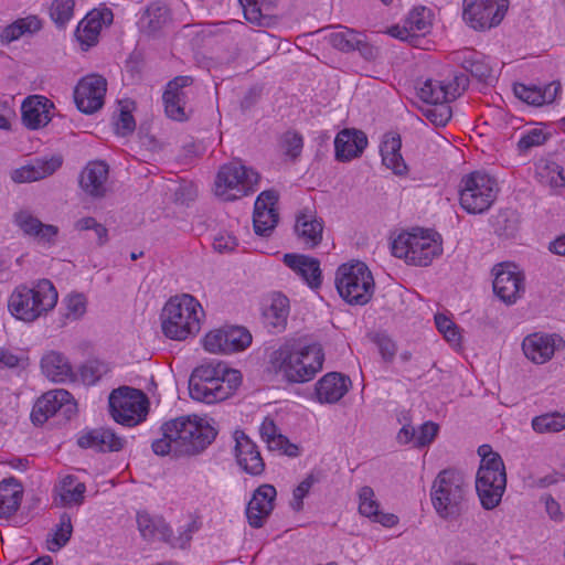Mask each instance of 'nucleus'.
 Here are the masks:
<instances>
[{"label": "nucleus", "mask_w": 565, "mask_h": 565, "mask_svg": "<svg viewBox=\"0 0 565 565\" xmlns=\"http://www.w3.org/2000/svg\"><path fill=\"white\" fill-rule=\"evenodd\" d=\"M161 430L162 438L152 443V450L160 456L196 455L217 435L213 419L196 415L169 420L162 425Z\"/></svg>", "instance_id": "1"}, {"label": "nucleus", "mask_w": 565, "mask_h": 565, "mask_svg": "<svg viewBox=\"0 0 565 565\" xmlns=\"http://www.w3.org/2000/svg\"><path fill=\"white\" fill-rule=\"evenodd\" d=\"M205 311L190 294L171 296L161 308L159 320L162 334L173 341H186L201 331Z\"/></svg>", "instance_id": "2"}, {"label": "nucleus", "mask_w": 565, "mask_h": 565, "mask_svg": "<svg viewBox=\"0 0 565 565\" xmlns=\"http://www.w3.org/2000/svg\"><path fill=\"white\" fill-rule=\"evenodd\" d=\"M241 382V372L223 363L202 365L191 375L189 393L195 401L213 404L230 397Z\"/></svg>", "instance_id": "3"}, {"label": "nucleus", "mask_w": 565, "mask_h": 565, "mask_svg": "<svg viewBox=\"0 0 565 565\" xmlns=\"http://www.w3.org/2000/svg\"><path fill=\"white\" fill-rule=\"evenodd\" d=\"M58 294L47 279L28 286L20 285L13 289L8 299V309L18 320L33 322L47 315L57 303Z\"/></svg>", "instance_id": "4"}, {"label": "nucleus", "mask_w": 565, "mask_h": 565, "mask_svg": "<svg viewBox=\"0 0 565 565\" xmlns=\"http://www.w3.org/2000/svg\"><path fill=\"white\" fill-rule=\"evenodd\" d=\"M324 354L319 344L300 348L281 347L274 354V363L282 376L292 383H303L313 379L322 369Z\"/></svg>", "instance_id": "5"}, {"label": "nucleus", "mask_w": 565, "mask_h": 565, "mask_svg": "<svg viewBox=\"0 0 565 565\" xmlns=\"http://www.w3.org/2000/svg\"><path fill=\"white\" fill-rule=\"evenodd\" d=\"M468 482L457 470L445 469L435 478L430 500L436 513L445 520L458 518L465 510Z\"/></svg>", "instance_id": "6"}, {"label": "nucleus", "mask_w": 565, "mask_h": 565, "mask_svg": "<svg viewBox=\"0 0 565 565\" xmlns=\"http://www.w3.org/2000/svg\"><path fill=\"white\" fill-rule=\"evenodd\" d=\"M392 253L414 266H428L443 253L441 236L429 230L399 233L392 242Z\"/></svg>", "instance_id": "7"}, {"label": "nucleus", "mask_w": 565, "mask_h": 565, "mask_svg": "<svg viewBox=\"0 0 565 565\" xmlns=\"http://www.w3.org/2000/svg\"><path fill=\"white\" fill-rule=\"evenodd\" d=\"M478 455L481 461L476 477V490L482 507L491 510L501 502L505 490V467L500 455L489 445H481Z\"/></svg>", "instance_id": "8"}, {"label": "nucleus", "mask_w": 565, "mask_h": 565, "mask_svg": "<svg viewBox=\"0 0 565 565\" xmlns=\"http://www.w3.org/2000/svg\"><path fill=\"white\" fill-rule=\"evenodd\" d=\"M500 192L498 180L483 171L463 175L459 183V204L469 214L490 210Z\"/></svg>", "instance_id": "9"}, {"label": "nucleus", "mask_w": 565, "mask_h": 565, "mask_svg": "<svg viewBox=\"0 0 565 565\" xmlns=\"http://www.w3.org/2000/svg\"><path fill=\"white\" fill-rule=\"evenodd\" d=\"M339 295L350 305H365L374 294L375 282L369 267L362 262L342 264L335 273Z\"/></svg>", "instance_id": "10"}, {"label": "nucleus", "mask_w": 565, "mask_h": 565, "mask_svg": "<svg viewBox=\"0 0 565 565\" xmlns=\"http://www.w3.org/2000/svg\"><path fill=\"white\" fill-rule=\"evenodd\" d=\"M259 174L238 162L223 164L214 181V194L222 201H235L255 191Z\"/></svg>", "instance_id": "11"}, {"label": "nucleus", "mask_w": 565, "mask_h": 565, "mask_svg": "<svg viewBox=\"0 0 565 565\" xmlns=\"http://www.w3.org/2000/svg\"><path fill=\"white\" fill-rule=\"evenodd\" d=\"M148 405V398L140 390L128 386L114 390L109 396L113 418L127 426L142 422L147 416Z\"/></svg>", "instance_id": "12"}, {"label": "nucleus", "mask_w": 565, "mask_h": 565, "mask_svg": "<svg viewBox=\"0 0 565 565\" xmlns=\"http://www.w3.org/2000/svg\"><path fill=\"white\" fill-rule=\"evenodd\" d=\"M253 341L250 332L239 326H223L202 338L203 349L212 354H232L246 350Z\"/></svg>", "instance_id": "13"}, {"label": "nucleus", "mask_w": 565, "mask_h": 565, "mask_svg": "<svg viewBox=\"0 0 565 565\" xmlns=\"http://www.w3.org/2000/svg\"><path fill=\"white\" fill-rule=\"evenodd\" d=\"M463 21L475 30L497 26L504 18L508 0H463Z\"/></svg>", "instance_id": "14"}, {"label": "nucleus", "mask_w": 565, "mask_h": 565, "mask_svg": "<svg viewBox=\"0 0 565 565\" xmlns=\"http://www.w3.org/2000/svg\"><path fill=\"white\" fill-rule=\"evenodd\" d=\"M493 292L505 305H514L525 292V277L512 263L498 264L492 269Z\"/></svg>", "instance_id": "15"}, {"label": "nucleus", "mask_w": 565, "mask_h": 565, "mask_svg": "<svg viewBox=\"0 0 565 565\" xmlns=\"http://www.w3.org/2000/svg\"><path fill=\"white\" fill-rule=\"evenodd\" d=\"M565 347L564 339L557 333L536 331L527 334L521 343L524 356L536 365L551 361L555 353Z\"/></svg>", "instance_id": "16"}, {"label": "nucleus", "mask_w": 565, "mask_h": 565, "mask_svg": "<svg viewBox=\"0 0 565 565\" xmlns=\"http://www.w3.org/2000/svg\"><path fill=\"white\" fill-rule=\"evenodd\" d=\"M58 412L66 418L76 413V403L71 394L63 388L52 390L43 394L36 401L31 418L34 424H43L49 417Z\"/></svg>", "instance_id": "17"}, {"label": "nucleus", "mask_w": 565, "mask_h": 565, "mask_svg": "<svg viewBox=\"0 0 565 565\" xmlns=\"http://www.w3.org/2000/svg\"><path fill=\"white\" fill-rule=\"evenodd\" d=\"M107 90L106 79L96 74L82 78L75 87L74 99L77 108L84 114H93L104 105Z\"/></svg>", "instance_id": "18"}, {"label": "nucleus", "mask_w": 565, "mask_h": 565, "mask_svg": "<svg viewBox=\"0 0 565 565\" xmlns=\"http://www.w3.org/2000/svg\"><path fill=\"white\" fill-rule=\"evenodd\" d=\"M114 14L109 8L100 7L89 11L78 23L75 35L84 50L97 44L104 28L113 23Z\"/></svg>", "instance_id": "19"}, {"label": "nucleus", "mask_w": 565, "mask_h": 565, "mask_svg": "<svg viewBox=\"0 0 565 565\" xmlns=\"http://www.w3.org/2000/svg\"><path fill=\"white\" fill-rule=\"evenodd\" d=\"M55 106L52 100L42 95L28 96L21 104L22 124L30 130L46 127L54 115Z\"/></svg>", "instance_id": "20"}, {"label": "nucleus", "mask_w": 565, "mask_h": 565, "mask_svg": "<svg viewBox=\"0 0 565 565\" xmlns=\"http://www.w3.org/2000/svg\"><path fill=\"white\" fill-rule=\"evenodd\" d=\"M278 195L275 191H264L256 199L254 206V230L257 235L268 236L278 223L276 203Z\"/></svg>", "instance_id": "21"}, {"label": "nucleus", "mask_w": 565, "mask_h": 565, "mask_svg": "<svg viewBox=\"0 0 565 565\" xmlns=\"http://www.w3.org/2000/svg\"><path fill=\"white\" fill-rule=\"evenodd\" d=\"M62 157L51 156L36 158L26 164L15 168L10 177L15 183L35 182L52 175L62 166Z\"/></svg>", "instance_id": "22"}, {"label": "nucleus", "mask_w": 565, "mask_h": 565, "mask_svg": "<svg viewBox=\"0 0 565 565\" xmlns=\"http://www.w3.org/2000/svg\"><path fill=\"white\" fill-rule=\"evenodd\" d=\"M466 78L455 77L448 83L435 79H426L418 85L417 95L425 103L451 102L460 95L465 88Z\"/></svg>", "instance_id": "23"}, {"label": "nucleus", "mask_w": 565, "mask_h": 565, "mask_svg": "<svg viewBox=\"0 0 565 565\" xmlns=\"http://www.w3.org/2000/svg\"><path fill=\"white\" fill-rule=\"evenodd\" d=\"M276 489L271 484H262L253 493L246 509L248 523L253 527H262L274 510Z\"/></svg>", "instance_id": "24"}, {"label": "nucleus", "mask_w": 565, "mask_h": 565, "mask_svg": "<svg viewBox=\"0 0 565 565\" xmlns=\"http://www.w3.org/2000/svg\"><path fill=\"white\" fill-rule=\"evenodd\" d=\"M367 146L366 135L358 129H343L334 139L335 158L347 162L359 158Z\"/></svg>", "instance_id": "25"}, {"label": "nucleus", "mask_w": 565, "mask_h": 565, "mask_svg": "<svg viewBox=\"0 0 565 565\" xmlns=\"http://www.w3.org/2000/svg\"><path fill=\"white\" fill-rule=\"evenodd\" d=\"M14 223L24 235L33 237L40 243L53 244L58 234L57 226L42 223L26 210H21L14 214Z\"/></svg>", "instance_id": "26"}, {"label": "nucleus", "mask_w": 565, "mask_h": 565, "mask_svg": "<svg viewBox=\"0 0 565 565\" xmlns=\"http://www.w3.org/2000/svg\"><path fill=\"white\" fill-rule=\"evenodd\" d=\"M350 386L348 376L337 372L327 373L316 384L317 398L322 404H334L349 392Z\"/></svg>", "instance_id": "27"}, {"label": "nucleus", "mask_w": 565, "mask_h": 565, "mask_svg": "<svg viewBox=\"0 0 565 565\" xmlns=\"http://www.w3.org/2000/svg\"><path fill=\"white\" fill-rule=\"evenodd\" d=\"M235 455L238 465L249 475H260L265 465L257 446L243 433H235Z\"/></svg>", "instance_id": "28"}, {"label": "nucleus", "mask_w": 565, "mask_h": 565, "mask_svg": "<svg viewBox=\"0 0 565 565\" xmlns=\"http://www.w3.org/2000/svg\"><path fill=\"white\" fill-rule=\"evenodd\" d=\"M77 444L82 448L105 452L120 450L125 441L111 429L100 427L83 431L77 439Z\"/></svg>", "instance_id": "29"}, {"label": "nucleus", "mask_w": 565, "mask_h": 565, "mask_svg": "<svg viewBox=\"0 0 565 565\" xmlns=\"http://www.w3.org/2000/svg\"><path fill=\"white\" fill-rule=\"evenodd\" d=\"M108 167L102 161L89 162L81 173L83 191L93 198H103L107 192Z\"/></svg>", "instance_id": "30"}, {"label": "nucleus", "mask_w": 565, "mask_h": 565, "mask_svg": "<svg viewBox=\"0 0 565 565\" xmlns=\"http://www.w3.org/2000/svg\"><path fill=\"white\" fill-rule=\"evenodd\" d=\"M359 512L371 519L374 522H379L385 527H393L398 523V518L392 513H383L380 511V503L375 497L374 490L364 486L359 490Z\"/></svg>", "instance_id": "31"}, {"label": "nucleus", "mask_w": 565, "mask_h": 565, "mask_svg": "<svg viewBox=\"0 0 565 565\" xmlns=\"http://www.w3.org/2000/svg\"><path fill=\"white\" fill-rule=\"evenodd\" d=\"M284 263L310 287L316 288L321 284L320 264L316 258L299 254H285Z\"/></svg>", "instance_id": "32"}, {"label": "nucleus", "mask_w": 565, "mask_h": 565, "mask_svg": "<svg viewBox=\"0 0 565 565\" xmlns=\"http://www.w3.org/2000/svg\"><path fill=\"white\" fill-rule=\"evenodd\" d=\"M323 224L312 212L300 213L296 218L295 233L308 248H313L322 239Z\"/></svg>", "instance_id": "33"}, {"label": "nucleus", "mask_w": 565, "mask_h": 565, "mask_svg": "<svg viewBox=\"0 0 565 565\" xmlns=\"http://www.w3.org/2000/svg\"><path fill=\"white\" fill-rule=\"evenodd\" d=\"M42 373L52 382L64 383L73 379V367L61 352L49 351L41 359Z\"/></svg>", "instance_id": "34"}, {"label": "nucleus", "mask_w": 565, "mask_h": 565, "mask_svg": "<svg viewBox=\"0 0 565 565\" xmlns=\"http://www.w3.org/2000/svg\"><path fill=\"white\" fill-rule=\"evenodd\" d=\"M561 89L558 83H550L543 88L537 86H526L524 84H515L513 86L514 95L522 102L533 105L542 106L555 100Z\"/></svg>", "instance_id": "35"}, {"label": "nucleus", "mask_w": 565, "mask_h": 565, "mask_svg": "<svg viewBox=\"0 0 565 565\" xmlns=\"http://www.w3.org/2000/svg\"><path fill=\"white\" fill-rule=\"evenodd\" d=\"M401 137L395 132H388L384 136L381 145V156L383 164L397 175L407 173V166L401 154Z\"/></svg>", "instance_id": "36"}, {"label": "nucleus", "mask_w": 565, "mask_h": 565, "mask_svg": "<svg viewBox=\"0 0 565 565\" xmlns=\"http://www.w3.org/2000/svg\"><path fill=\"white\" fill-rule=\"evenodd\" d=\"M289 315V300L286 296L274 292L269 295L263 305L265 322L274 328H285Z\"/></svg>", "instance_id": "37"}, {"label": "nucleus", "mask_w": 565, "mask_h": 565, "mask_svg": "<svg viewBox=\"0 0 565 565\" xmlns=\"http://www.w3.org/2000/svg\"><path fill=\"white\" fill-rule=\"evenodd\" d=\"M22 495L23 488L14 478L0 481V518H8L15 513Z\"/></svg>", "instance_id": "38"}, {"label": "nucleus", "mask_w": 565, "mask_h": 565, "mask_svg": "<svg viewBox=\"0 0 565 565\" xmlns=\"http://www.w3.org/2000/svg\"><path fill=\"white\" fill-rule=\"evenodd\" d=\"M170 21L169 9L159 2L151 3L141 17V29L149 35L162 30Z\"/></svg>", "instance_id": "39"}, {"label": "nucleus", "mask_w": 565, "mask_h": 565, "mask_svg": "<svg viewBox=\"0 0 565 565\" xmlns=\"http://www.w3.org/2000/svg\"><path fill=\"white\" fill-rule=\"evenodd\" d=\"M42 23L35 15L18 19L10 25L6 26L0 35L2 42H13L24 34H32L40 31Z\"/></svg>", "instance_id": "40"}, {"label": "nucleus", "mask_w": 565, "mask_h": 565, "mask_svg": "<svg viewBox=\"0 0 565 565\" xmlns=\"http://www.w3.org/2000/svg\"><path fill=\"white\" fill-rule=\"evenodd\" d=\"M86 487L73 476H66L61 480L58 495L61 504L65 507L78 505L84 500Z\"/></svg>", "instance_id": "41"}, {"label": "nucleus", "mask_w": 565, "mask_h": 565, "mask_svg": "<svg viewBox=\"0 0 565 565\" xmlns=\"http://www.w3.org/2000/svg\"><path fill=\"white\" fill-rule=\"evenodd\" d=\"M328 42L343 52H350L359 47L363 42L362 35L347 28H337L327 36Z\"/></svg>", "instance_id": "42"}, {"label": "nucleus", "mask_w": 565, "mask_h": 565, "mask_svg": "<svg viewBox=\"0 0 565 565\" xmlns=\"http://www.w3.org/2000/svg\"><path fill=\"white\" fill-rule=\"evenodd\" d=\"M540 182L553 190L565 189V177L563 168L556 162L546 161L537 167Z\"/></svg>", "instance_id": "43"}, {"label": "nucleus", "mask_w": 565, "mask_h": 565, "mask_svg": "<svg viewBox=\"0 0 565 565\" xmlns=\"http://www.w3.org/2000/svg\"><path fill=\"white\" fill-rule=\"evenodd\" d=\"M462 66L480 81L487 82L492 77L493 67L490 60L480 53H470L469 56L465 57Z\"/></svg>", "instance_id": "44"}, {"label": "nucleus", "mask_w": 565, "mask_h": 565, "mask_svg": "<svg viewBox=\"0 0 565 565\" xmlns=\"http://www.w3.org/2000/svg\"><path fill=\"white\" fill-rule=\"evenodd\" d=\"M164 111L167 116L177 121H184L189 118L191 109L188 108V99L178 98L171 89L163 93Z\"/></svg>", "instance_id": "45"}, {"label": "nucleus", "mask_w": 565, "mask_h": 565, "mask_svg": "<svg viewBox=\"0 0 565 565\" xmlns=\"http://www.w3.org/2000/svg\"><path fill=\"white\" fill-rule=\"evenodd\" d=\"M73 525L71 516L66 513L62 514L53 534L46 540V547L51 552L61 550L71 539Z\"/></svg>", "instance_id": "46"}, {"label": "nucleus", "mask_w": 565, "mask_h": 565, "mask_svg": "<svg viewBox=\"0 0 565 565\" xmlns=\"http://www.w3.org/2000/svg\"><path fill=\"white\" fill-rule=\"evenodd\" d=\"M246 20L259 24L264 17L269 15L277 0H239Z\"/></svg>", "instance_id": "47"}, {"label": "nucleus", "mask_w": 565, "mask_h": 565, "mask_svg": "<svg viewBox=\"0 0 565 565\" xmlns=\"http://www.w3.org/2000/svg\"><path fill=\"white\" fill-rule=\"evenodd\" d=\"M63 306L65 319L77 321L87 312L88 300L83 294L72 292L63 299Z\"/></svg>", "instance_id": "48"}, {"label": "nucleus", "mask_w": 565, "mask_h": 565, "mask_svg": "<svg viewBox=\"0 0 565 565\" xmlns=\"http://www.w3.org/2000/svg\"><path fill=\"white\" fill-rule=\"evenodd\" d=\"M406 24L409 26L413 34L425 35L431 28V12L425 7L415 8L409 12Z\"/></svg>", "instance_id": "49"}, {"label": "nucleus", "mask_w": 565, "mask_h": 565, "mask_svg": "<svg viewBox=\"0 0 565 565\" xmlns=\"http://www.w3.org/2000/svg\"><path fill=\"white\" fill-rule=\"evenodd\" d=\"M435 323L438 331L444 335L446 341L454 348H460L462 335L459 327L447 316L437 313L435 316Z\"/></svg>", "instance_id": "50"}, {"label": "nucleus", "mask_w": 565, "mask_h": 565, "mask_svg": "<svg viewBox=\"0 0 565 565\" xmlns=\"http://www.w3.org/2000/svg\"><path fill=\"white\" fill-rule=\"evenodd\" d=\"M75 0H52L50 17L57 26H65L74 15Z\"/></svg>", "instance_id": "51"}, {"label": "nucleus", "mask_w": 565, "mask_h": 565, "mask_svg": "<svg viewBox=\"0 0 565 565\" xmlns=\"http://www.w3.org/2000/svg\"><path fill=\"white\" fill-rule=\"evenodd\" d=\"M532 428L539 434L558 433L564 429L563 417L559 413H548L532 419Z\"/></svg>", "instance_id": "52"}, {"label": "nucleus", "mask_w": 565, "mask_h": 565, "mask_svg": "<svg viewBox=\"0 0 565 565\" xmlns=\"http://www.w3.org/2000/svg\"><path fill=\"white\" fill-rule=\"evenodd\" d=\"M449 102L427 103L423 109L424 116L436 126H445L451 118Z\"/></svg>", "instance_id": "53"}, {"label": "nucleus", "mask_w": 565, "mask_h": 565, "mask_svg": "<svg viewBox=\"0 0 565 565\" xmlns=\"http://www.w3.org/2000/svg\"><path fill=\"white\" fill-rule=\"evenodd\" d=\"M263 440L270 449H282L287 439L278 433L276 424L270 418H265L259 428Z\"/></svg>", "instance_id": "54"}, {"label": "nucleus", "mask_w": 565, "mask_h": 565, "mask_svg": "<svg viewBox=\"0 0 565 565\" xmlns=\"http://www.w3.org/2000/svg\"><path fill=\"white\" fill-rule=\"evenodd\" d=\"M137 526L141 536L148 541H152L161 534L159 522L147 512L137 513Z\"/></svg>", "instance_id": "55"}, {"label": "nucleus", "mask_w": 565, "mask_h": 565, "mask_svg": "<svg viewBox=\"0 0 565 565\" xmlns=\"http://www.w3.org/2000/svg\"><path fill=\"white\" fill-rule=\"evenodd\" d=\"M317 478L310 473L292 491V499L290 507L294 511H300L303 508V499L308 495Z\"/></svg>", "instance_id": "56"}, {"label": "nucleus", "mask_w": 565, "mask_h": 565, "mask_svg": "<svg viewBox=\"0 0 565 565\" xmlns=\"http://www.w3.org/2000/svg\"><path fill=\"white\" fill-rule=\"evenodd\" d=\"M281 148L286 156L291 159H296L300 156L303 148V139L301 135L295 131H287L281 137Z\"/></svg>", "instance_id": "57"}, {"label": "nucleus", "mask_w": 565, "mask_h": 565, "mask_svg": "<svg viewBox=\"0 0 565 565\" xmlns=\"http://www.w3.org/2000/svg\"><path fill=\"white\" fill-rule=\"evenodd\" d=\"M547 139V135L541 128H533L522 135L518 142V147L522 151H526L533 147L543 145Z\"/></svg>", "instance_id": "58"}, {"label": "nucleus", "mask_w": 565, "mask_h": 565, "mask_svg": "<svg viewBox=\"0 0 565 565\" xmlns=\"http://www.w3.org/2000/svg\"><path fill=\"white\" fill-rule=\"evenodd\" d=\"M438 425L433 422H426L416 429L415 447H425L429 445L438 434Z\"/></svg>", "instance_id": "59"}, {"label": "nucleus", "mask_w": 565, "mask_h": 565, "mask_svg": "<svg viewBox=\"0 0 565 565\" xmlns=\"http://www.w3.org/2000/svg\"><path fill=\"white\" fill-rule=\"evenodd\" d=\"M237 244L236 237L227 231L218 232L213 241L214 249L220 253H230L236 248Z\"/></svg>", "instance_id": "60"}, {"label": "nucleus", "mask_w": 565, "mask_h": 565, "mask_svg": "<svg viewBox=\"0 0 565 565\" xmlns=\"http://www.w3.org/2000/svg\"><path fill=\"white\" fill-rule=\"evenodd\" d=\"M375 342L377 344L382 358L387 362L393 361L397 352V347L395 342L390 337L384 334L377 335L375 338Z\"/></svg>", "instance_id": "61"}, {"label": "nucleus", "mask_w": 565, "mask_h": 565, "mask_svg": "<svg viewBox=\"0 0 565 565\" xmlns=\"http://www.w3.org/2000/svg\"><path fill=\"white\" fill-rule=\"evenodd\" d=\"M193 83V78L190 76H177L170 81L166 89H171L178 98L188 99L186 88Z\"/></svg>", "instance_id": "62"}, {"label": "nucleus", "mask_w": 565, "mask_h": 565, "mask_svg": "<svg viewBox=\"0 0 565 565\" xmlns=\"http://www.w3.org/2000/svg\"><path fill=\"white\" fill-rule=\"evenodd\" d=\"M136 128V122L132 115L129 111H121L116 122V134L120 136H127L131 134Z\"/></svg>", "instance_id": "63"}, {"label": "nucleus", "mask_w": 565, "mask_h": 565, "mask_svg": "<svg viewBox=\"0 0 565 565\" xmlns=\"http://www.w3.org/2000/svg\"><path fill=\"white\" fill-rule=\"evenodd\" d=\"M387 33L391 36L399 39L402 41L413 42L415 40V35L413 34L407 24L404 26L394 25L387 30Z\"/></svg>", "instance_id": "64"}]
</instances>
